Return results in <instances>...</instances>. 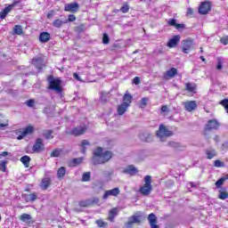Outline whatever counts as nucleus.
I'll return each instance as SVG.
<instances>
[{
    "instance_id": "nucleus-1",
    "label": "nucleus",
    "mask_w": 228,
    "mask_h": 228,
    "mask_svg": "<svg viewBox=\"0 0 228 228\" xmlns=\"http://www.w3.org/2000/svg\"><path fill=\"white\" fill-rule=\"evenodd\" d=\"M102 147H98L94 151L93 154V165H104V163H108L111 158H113V153L110 151H102Z\"/></svg>"
},
{
    "instance_id": "nucleus-2",
    "label": "nucleus",
    "mask_w": 228,
    "mask_h": 228,
    "mask_svg": "<svg viewBox=\"0 0 228 228\" xmlns=\"http://www.w3.org/2000/svg\"><path fill=\"white\" fill-rule=\"evenodd\" d=\"M48 89L55 94H61L63 88L61 87V79L60 77H54V76H50L47 77Z\"/></svg>"
},
{
    "instance_id": "nucleus-3",
    "label": "nucleus",
    "mask_w": 228,
    "mask_h": 228,
    "mask_svg": "<svg viewBox=\"0 0 228 228\" xmlns=\"http://www.w3.org/2000/svg\"><path fill=\"white\" fill-rule=\"evenodd\" d=\"M139 191L141 195H144L147 197V195H151L152 191V176L151 175H145L144 176V184L141 186L139 189Z\"/></svg>"
},
{
    "instance_id": "nucleus-4",
    "label": "nucleus",
    "mask_w": 228,
    "mask_h": 228,
    "mask_svg": "<svg viewBox=\"0 0 228 228\" xmlns=\"http://www.w3.org/2000/svg\"><path fill=\"white\" fill-rule=\"evenodd\" d=\"M156 134L158 138H159L160 142H166L167 138L174 136V131L168 129L165 125H160Z\"/></svg>"
},
{
    "instance_id": "nucleus-5",
    "label": "nucleus",
    "mask_w": 228,
    "mask_h": 228,
    "mask_svg": "<svg viewBox=\"0 0 228 228\" xmlns=\"http://www.w3.org/2000/svg\"><path fill=\"white\" fill-rule=\"evenodd\" d=\"M45 149V145L44 144V141L42 140V138L37 139L35 144L32 147L33 152L40 153Z\"/></svg>"
},
{
    "instance_id": "nucleus-6",
    "label": "nucleus",
    "mask_w": 228,
    "mask_h": 228,
    "mask_svg": "<svg viewBox=\"0 0 228 228\" xmlns=\"http://www.w3.org/2000/svg\"><path fill=\"white\" fill-rule=\"evenodd\" d=\"M98 202L99 198H93L79 201L78 206H80V208H88L89 206H94V204H98Z\"/></svg>"
},
{
    "instance_id": "nucleus-7",
    "label": "nucleus",
    "mask_w": 228,
    "mask_h": 228,
    "mask_svg": "<svg viewBox=\"0 0 228 228\" xmlns=\"http://www.w3.org/2000/svg\"><path fill=\"white\" fill-rule=\"evenodd\" d=\"M218 127H220V123H218L216 119H211L207 123L205 126V132L214 131L218 129Z\"/></svg>"
},
{
    "instance_id": "nucleus-8",
    "label": "nucleus",
    "mask_w": 228,
    "mask_h": 228,
    "mask_svg": "<svg viewBox=\"0 0 228 228\" xmlns=\"http://www.w3.org/2000/svg\"><path fill=\"white\" fill-rule=\"evenodd\" d=\"M78 10H79V4H77V2L67 4L64 6V12H69L70 13H77Z\"/></svg>"
},
{
    "instance_id": "nucleus-9",
    "label": "nucleus",
    "mask_w": 228,
    "mask_h": 228,
    "mask_svg": "<svg viewBox=\"0 0 228 228\" xmlns=\"http://www.w3.org/2000/svg\"><path fill=\"white\" fill-rule=\"evenodd\" d=\"M209 12H211V4L209 2H202L199 8V13L206 15Z\"/></svg>"
},
{
    "instance_id": "nucleus-10",
    "label": "nucleus",
    "mask_w": 228,
    "mask_h": 228,
    "mask_svg": "<svg viewBox=\"0 0 228 228\" xmlns=\"http://www.w3.org/2000/svg\"><path fill=\"white\" fill-rule=\"evenodd\" d=\"M118 195H120V189L118 187H116L114 189L105 191L102 199L106 200L108 197H118Z\"/></svg>"
},
{
    "instance_id": "nucleus-11",
    "label": "nucleus",
    "mask_w": 228,
    "mask_h": 228,
    "mask_svg": "<svg viewBox=\"0 0 228 228\" xmlns=\"http://www.w3.org/2000/svg\"><path fill=\"white\" fill-rule=\"evenodd\" d=\"M183 53L185 54H188L191 49H193V40L191 39H187L183 41Z\"/></svg>"
},
{
    "instance_id": "nucleus-12",
    "label": "nucleus",
    "mask_w": 228,
    "mask_h": 228,
    "mask_svg": "<svg viewBox=\"0 0 228 228\" xmlns=\"http://www.w3.org/2000/svg\"><path fill=\"white\" fill-rule=\"evenodd\" d=\"M148 222L151 228H159V225H158V217L154 215V213L148 216Z\"/></svg>"
},
{
    "instance_id": "nucleus-13",
    "label": "nucleus",
    "mask_w": 228,
    "mask_h": 228,
    "mask_svg": "<svg viewBox=\"0 0 228 228\" xmlns=\"http://www.w3.org/2000/svg\"><path fill=\"white\" fill-rule=\"evenodd\" d=\"M142 217L140 216H132L128 222L126 223L127 228H133V224H141L142 223Z\"/></svg>"
},
{
    "instance_id": "nucleus-14",
    "label": "nucleus",
    "mask_w": 228,
    "mask_h": 228,
    "mask_svg": "<svg viewBox=\"0 0 228 228\" xmlns=\"http://www.w3.org/2000/svg\"><path fill=\"white\" fill-rule=\"evenodd\" d=\"M179 42H181V36H174L173 38L169 39V41L167 42V47H169L170 49L176 47Z\"/></svg>"
},
{
    "instance_id": "nucleus-15",
    "label": "nucleus",
    "mask_w": 228,
    "mask_h": 228,
    "mask_svg": "<svg viewBox=\"0 0 228 228\" xmlns=\"http://www.w3.org/2000/svg\"><path fill=\"white\" fill-rule=\"evenodd\" d=\"M183 106H184L186 111H193V110H195L196 108H198L199 105H197L196 101H189V102H185L183 103Z\"/></svg>"
},
{
    "instance_id": "nucleus-16",
    "label": "nucleus",
    "mask_w": 228,
    "mask_h": 228,
    "mask_svg": "<svg viewBox=\"0 0 228 228\" xmlns=\"http://www.w3.org/2000/svg\"><path fill=\"white\" fill-rule=\"evenodd\" d=\"M167 147H170L171 149H174L175 151H183L184 149V146L181 144V142H177L175 141H169L167 142Z\"/></svg>"
},
{
    "instance_id": "nucleus-17",
    "label": "nucleus",
    "mask_w": 228,
    "mask_h": 228,
    "mask_svg": "<svg viewBox=\"0 0 228 228\" xmlns=\"http://www.w3.org/2000/svg\"><path fill=\"white\" fill-rule=\"evenodd\" d=\"M123 174H127L128 175H135V174H138V169L134 166L129 165L123 170Z\"/></svg>"
},
{
    "instance_id": "nucleus-18",
    "label": "nucleus",
    "mask_w": 228,
    "mask_h": 228,
    "mask_svg": "<svg viewBox=\"0 0 228 228\" xmlns=\"http://www.w3.org/2000/svg\"><path fill=\"white\" fill-rule=\"evenodd\" d=\"M32 65L36 66L38 70H42V67H44V61L40 57L34 58L32 60Z\"/></svg>"
},
{
    "instance_id": "nucleus-19",
    "label": "nucleus",
    "mask_w": 228,
    "mask_h": 228,
    "mask_svg": "<svg viewBox=\"0 0 228 228\" xmlns=\"http://www.w3.org/2000/svg\"><path fill=\"white\" fill-rule=\"evenodd\" d=\"M85 131H86V127L85 126L75 127L71 131V134H74V136H79L80 134H85Z\"/></svg>"
},
{
    "instance_id": "nucleus-20",
    "label": "nucleus",
    "mask_w": 228,
    "mask_h": 228,
    "mask_svg": "<svg viewBox=\"0 0 228 228\" xmlns=\"http://www.w3.org/2000/svg\"><path fill=\"white\" fill-rule=\"evenodd\" d=\"M175 76H177V69L175 68H171L164 74L165 79H168V77H175Z\"/></svg>"
},
{
    "instance_id": "nucleus-21",
    "label": "nucleus",
    "mask_w": 228,
    "mask_h": 228,
    "mask_svg": "<svg viewBox=\"0 0 228 228\" xmlns=\"http://www.w3.org/2000/svg\"><path fill=\"white\" fill-rule=\"evenodd\" d=\"M22 199H24L26 202H35V200H37V193L23 194Z\"/></svg>"
},
{
    "instance_id": "nucleus-22",
    "label": "nucleus",
    "mask_w": 228,
    "mask_h": 228,
    "mask_svg": "<svg viewBox=\"0 0 228 228\" xmlns=\"http://www.w3.org/2000/svg\"><path fill=\"white\" fill-rule=\"evenodd\" d=\"M131 102H133V95L126 92L123 96V104H126L127 106H131Z\"/></svg>"
},
{
    "instance_id": "nucleus-23",
    "label": "nucleus",
    "mask_w": 228,
    "mask_h": 228,
    "mask_svg": "<svg viewBox=\"0 0 228 228\" xmlns=\"http://www.w3.org/2000/svg\"><path fill=\"white\" fill-rule=\"evenodd\" d=\"M39 40L42 44L47 43L48 40H51V34L49 32H42L39 35Z\"/></svg>"
},
{
    "instance_id": "nucleus-24",
    "label": "nucleus",
    "mask_w": 228,
    "mask_h": 228,
    "mask_svg": "<svg viewBox=\"0 0 228 228\" xmlns=\"http://www.w3.org/2000/svg\"><path fill=\"white\" fill-rule=\"evenodd\" d=\"M168 26H173L175 28H176V29H183V28H184V24H179L177 23V20L175 19H170L167 21Z\"/></svg>"
},
{
    "instance_id": "nucleus-25",
    "label": "nucleus",
    "mask_w": 228,
    "mask_h": 228,
    "mask_svg": "<svg viewBox=\"0 0 228 228\" xmlns=\"http://www.w3.org/2000/svg\"><path fill=\"white\" fill-rule=\"evenodd\" d=\"M118 215V210L117 208H112L109 212L108 220H110V222H115V218L117 217Z\"/></svg>"
},
{
    "instance_id": "nucleus-26",
    "label": "nucleus",
    "mask_w": 228,
    "mask_h": 228,
    "mask_svg": "<svg viewBox=\"0 0 228 228\" xmlns=\"http://www.w3.org/2000/svg\"><path fill=\"white\" fill-rule=\"evenodd\" d=\"M20 161H21L26 168H29V162L31 161V158H29V156L25 155L21 157Z\"/></svg>"
},
{
    "instance_id": "nucleus-27",
    "label": "nucleus",
    "mask_w": 228,
    "mask_h": 228,
    "mask_svg": "<svg viewBox=\"0 0 228 228\" xmlns=\"http://www.w3.org/2000/svg\"><path fill=\"white\" fill-rule=\"evenodd\" d=\"M127 108H129V105H126V103H121L118 107V114L124 115V113H126V111H127Z\"/></svg>"
},
{
    "instance_id": "nucleus-28",
    "label": "nucleus",
    "mask_w": 228,
    "mask_h": 228,
    "mask_svg": "<svg viewBox=\"0 0 228 228\" xmlns=\"http://www.w3.org/2000/svg\"><path fill=\"white\" fill-rule=\"evenodd\" d=\"M66 174H67V168H65V167H61L57 170V177H58V179H63V177H65Z\"/></svg>"
},
{
    "instance_id": "nucleus-29",
    "label": "nucleus",
    "mask_w": 228,
    "mask_h": 228,
    "mask_svg": "<svg viewBox=\"0 0 228 228\" xmlns=\"http://www.w3.org/2000/svg\"><path fill=\"white\" fill-rule=\"evenodd\" d=\"M19 3H20V1L13 2L12 4L8 5L7 7H5L3 10L4 12L8 15V13H10L11 11L13 10V8H15V6H17V4H19Z\"/></svg>"
},
{
    "instance_id": "nucleus-30",
    "label": "nucleus",
    "mask_w": 228,
    "mask_h": 228,
    "mask_svg": "<svg viewBox=\"0 0 228 228\" xmlns=\"http://www.w3.org/2000/svg\"><path fill=\"white\" fill-rule=\"evenodd\" d=\"M51 186V179L49 178H43L41 182V188L43 190H47Z\"/></svg>"
},
{
    "instance_id": "nucleus-31",
    "label": "nucleus",
    "mask_w": 228,
    "mask_h": 228,
    "mask_svg": "<svg viewBox=\"0 0 228 228\" xmlns=\"http://www.w3.org/2000/svg\"><path fill=\"white\" fill-rule=\"evenodd\" d=\"M139 138L142 142H151V134L149 133H141Z\"/></svg>"
},
{
    "instance_id": "nucleus-32",
    "label": "nucleus",
    "mask_w": 228,
    "mask_h": 228,
    "mask_svg": "<svg viewBox=\"0 0 228 228\" xmlns=\"http://www.w3.org/2000/svg\"><path fill=\"white\" fill-rule=\"evenodd\" d=\"M185 90L187 92H195V90H197V85L193 84V83H186L185 84Z\"/></svg>"
},
{
    "instance_id": "nucleus-33",
    "label": "nucleus",
    "mask_w": 228,
    "mask_h": 228,
    "mask_svg": "<svg viewBox=\"0 0 228 228\" xmlns=\"http://www.w3.org/2000/svg\"><path fill=\"white\" fill-rule=\"evenodd\" d=\"M63 24H67V20H61L60 19L54 20L53 22V28H61V26H63Z\"/></svg>"
},
{
    "instance_id": "nucleus-34",
    "label": "nucleus",
    "mask_w": 228,
    "mask_h": 228,
    "mask_svg": "<svg viewBox=\"0 0 228 228\" xmlns=\"http://www.w3.org/2000/svg\"><path fill=\"white\" fill-rule=\"evenodd\" d=\"M33 131H35V128L32 126H28L23 129L22 133L25 136H28V134H32Z\"/></svg>"
},
{
    "instance_id": "nucleus-35",
    "label": "nucleus",
    "mask_w": 228,
    "mask_h": 228,
    "mask_svg": "<svg viewBox=\"0 0 228 228\" xmlns=\"http://www.w3.org/2000/svg\"><path fill=\"white\" fill-rule=\"evenodd\" d=\"M206 155L208 159H213L216 156V151L215 150H207Z\"/></svg>"
},
{
    "instance_id": "nucleus-36",
    "label": "nucleus",
    "mask_w": 228,
    "mask_h": 228,
    "mask_svg": "<svg viewBox=\"0 0 228 228\" xmlns=\"http://www.w3.org/2000/svg\"><path fill=\"white\" fill-rule=\"evenodd\" d=\"M61 152H63V151L61 149H54L52 152H51V158H60V154H61Z\"/></svg>"
},
{
    "instance_id": "nucleus-37",
    "label": "nucleus",
    "mask_w": 228,
    "mask_h": 228,
    "mask_svg": "<svg viewBox=\"0 0 228 228\" xmlns=\"http://www.w3.org/2000/svg\"><path fill=\"white\" fill-rule=\"evenodd\" d=\"M92 177V174L90 172H86L82 175L83 183H88Z\"/></svg>"
},
{
    "instance_id": "nucleus-38",
    "label": "nucleus",
    "mask_w": 228,
    "mask_h": 228,
    "mask_svg": "<svg viewBox=\"0 0 228 228\" xmlns=\"http://www.w3.org/2000/svg\"><path fill=\"white\" fill-rule=\"evenodd\" d=\"M53 130H47L43 134V135L46 140H53V138H54V136H53Z\"/></svg>"
},
{
    "instance_id": "nucleus-39",
    "label": "nucleus",
    "mask_w": 228,
    "mask_h": 228,
    "mask_svg": "<svg viewBox=\"0 0 228 228\" xmlns=\"http://www.w3.org/2000/svg\"><path fill=\"white\" fill-rule=\"evenodd\" d=\"M3 115H0V129H4L8 126V120H3Z\"/></svg>"
},
{
    "instance_id": "nucleus-40",
    "label": "nucleus",
    "mask_w": 228,
    "mask_h": 228,
    "mask_svg": "<svg viewBox=\"0 0 228 228\" xmlns=\"http://www.w3.org/2000/svg\"><path fill=\"white\" fill-rule=\"evenodd\" d=\"M218 199L221 200H225V199H228V193L224 191H219Z\"/></svg>"
},
{
    "instance_id": "nucleus-41",
    "label": "nucleus",
    "mask_w": 228,
    "mask_h": 228,
    "mask_svg": "<svg viewBox=\"0 0 228 228\" xmlns=\"http://www.w3.org/2000/svg\"><path fill=\"white\" fill-rule=\"evenodd\" d=\"M15 35H22V26L20 25H15L14 29H13Z\"/></svg>"
},
{
    "instance_id": "nucleus-42",
    "label": "nucleus",
    "mask_w": 228,
    "mask_h": 228,
    "mask_svg": "<svg viewBox=\"0 0 228 228\" xmlns=\"http://www.w3.org/2000/svg\"><path fill=\"white\" fill-rule=\"evenodd\" d=\"M20 220H21V222H28L31 220V216L29 214H23L20 216Z\"/></svg>"
},
{
    "instance_id": "nucleus-43",
    "label": "nucleus",
    "mask_w": 228,
    "mask_h": 228,
    "mask_svg": "<svg viewBox=\"0 0 228 228\" xmlns=\"http://www.w3.org/2000/svg\"><path fill=\"white\" fill-rule=\"evenodd\" d=\"M71 163L74 165V167H77V165H81V163H83V158L73 159Z\"/></svg>"
},
{
    "instance_id": "nucleus-44",
    "label": "nucleus",
    "mask_w": 228,
    "mask_h": 228,
    "mask_svg": "<svg viewBox=\"0 0 228 228\" xmlns=\"http://www.w3.org/2000/svg\"><path fill=\"white\" fill-rule=\"evenodd\" d=\"M225 183V180L224 178H220L218 181L216 182V188H221L222 185Z\"/></svg>"
},
{
    "instance_id": "nucleus-45",
    "label": "nucleus",
    "mask_w": 228,
    "mask_h": 228,
    "mask_svg": "<svg viewBox=\"0 0 228 228\" xmlns=\"http://www.w3.org/2000/svg\"><path fill=\"white\" fill-rule=\"evenodd\" d=\"M120 12H122V13H127V12H129V4H124L120 8Z\"/></svg>"
},
{
    "instance_id": "nucleus-46",
    "label": "nucleus",
    "mask_w": 228,
    "mask_h": 228,
    "mask_svg": "<svg viewBox=\"0 0 228 228\" xmlns=\"http://www.w3.org/2000/svg\"><path fill=\"white\" fill-rule=\"evenodd\" d=\"M147 102H149V98L143 97L141 100V108H145V106H147Z\"/></svg>"
},
{
    "instance_id": "nucleus-47",
    "label": "nucleus",
    "mask_w": 228,
    "mask_h": 228,
    "mask_svg": "<svg viewBox=\"0 0 228 228\" xmlns=\"http://www.w3.org/2000/svg\"><path fill=\"white\" fill-rule=\"evenodd\" d=\"M0 170L2 172H6V161L4 160L0 163Z\"/></svg>"
},
{
    "instance_id": "nucleus-48",
    "label": "nucleus",
    "mask_w": 228,
    "mask_h": 228,
    "mask_svg": "<svg viewBox=\"0 0 228 228\" xmlns=\"http://www.w3.org/2000/svg\"><path fill=\"white\" fill-rule=\"evenodd\" d=\"M220 42L224 45H228V36L221 37Z\"/></svg>"
},
{
    "instance_id": "nucleus-49",
    "label": "nucleus",
    "mask_w": 228,
    "mask_h": 228,
    "mask_svg": "<svg viewBox=\"0 0 228 228\" xmlns=\"http://www.w3.org/2000/svg\"><path fill=\"white\" fill-rule=\"evenodd\" d=\"M102 42L103 44H110V37L108 34H103Z\"/></svg>"
},
{
    "instance_id": "nucleus-50",
    "label": "nucleus",
    "mask_w": 228,
    "mask_h": 228,
    "mask_svg": "<svg viewBox=\"0 0 228 228\" xmlns=\"http://www.w3.org/2000/svg\"><path fill=\"white\" fill-rule=\"evenodd\" d=\"M26 104L27 106H28V108H33V106H35V100L30 99L26 102Z\"/></svg>"
},
{
    "instance_id": "nucleus-51",
    "label": "nucleus",
    "mask_w": 228,
    "mask_h": 228,
    "mask_svg": "<svg viewBox=\"0 0 228 228\" xmlns=\"http://www.w3.org/2000/svg\"><path fill=\"white\" fill-rule=\"evenodd\" d=\"M96 224L98 225V227H104V225H106V223L102 219H98L96 220Z\"/></svg>"
},
{
    "instance_id": "nucleus-52",
    "label": "nucleus",
    "mask_w": 228,
    "mask_h": 228,
    "mask_svg": "<svg viewBox=\"0 0 228 228\" xmlns=\"http://www.w3.org/2000/svg\"><path fill=\"white\" fill-rule=\"evenodd\" d=\"M214 166L216 167L217 168H220V167H224V163H222V161H220V160H215Z\"/></svg>"
},
{
    "instance_id": "nucleus-53",
    "label": "nucleus",
    "mask_w": 228,
    "mask_h": 228,
    "mask_svg": "<svg viewBox=\"0 0 228 228\" xmlns=\"http://www.w3.org/2000/svg\"><path fill=\"white\" fill-rule=\"evenodd\" d=\"M67 22H74V20H76V15L74 14H69L68 17V20H66Z\"/></svg>"
},
{
    "instance_id": "nucleus-54",
    "label": "nucleus",
    "mask_w": 228,
    "mask_h": 228,
    "mask_svg": "<svg viewBox=\"0 0 228 228\" xmlns=\"http://www.w3.org/2000/svg\"><path fill=\"white\" fill-rule=\"evenodd\" d=\"M6 15L4 11L0 12V20H4V19H6Z\"/></svg>"
},
{
    "instance_id": "nucleus-55",
    "label": "nucleus",
    "mask_w": 228,
    "mask_h": 228,
    "mask_svg": "<svg viewBox=\"0 0 228 228\" xmlns=\"http://www.w3.org/2000/svg\"><path fill=\"white\" fill-rule=\"evenodd\" d=\"M43 113H45V115H49V113H51V108L50 107H45L43 110Z\"/></svg>"
},
{
    "instance_id": "nucleus-56",
    "label": "nucleus",
    "mask_w": 228,
    "mask_h": 228,
    "mask_svg": "<svg viewBox=\"0 0 228 228\" xmlns=\"http://www.w3.org/2000/svg\"><path fill=\"white\" fill-rule=\"evenodd\" d=\"M133 83L134 85H140V77H135L134 79H133Z\"/></svg>"
},
{
    "instance_id": "nucleus-57",
    "label": "nucleus",
    "mask_w": 228,
    "mask_h": 228,
    "mask_svg": "<svg viewBox=\"0 0 228 228\" xmlns=\"http://www.w3.org/2000/svg\"><path fill=\"white\" fill-rule=\"evenodd\" d=\"M0 156H3V158H6V156H12V153L8 151H3Z\"/></svg>"
},
{
    "instance_id": "nucleus-58",
    "label": "nucleus",
    "mask_w": 228,
    "mask_h": 228,
    "mask_svg": "<svg viewBox=\"0 0 228 228\" xmlns=\"http://www.w3.org/2000/svg\"><path fill=\"white\" fill-rule=\"evenodd\" d=\"M161 111L162 113H167V111H168V107L167 105H163L161 107Z\"/></svg>"
},
{
    "instance_id": "nucleus-59",
    "label": "nucleus",
    "mask_w": 228,
    "mask_h": 228,
    "mask_svg": "<svg viewBox=\"0 0 228 228\" xmlns=\"http://www.w3.org/2000/svg\"><path fill=\"white\" fill-rule=\"evenodd\" d=\"M86 145H90V142L88 140L82 141V147H86Z\"/></svg>"
},
{
    "instance_id": "nucleus-60",
    "label": "nucleus",
    "mask_w": 228,
    "mask_h": 228,
    "mask_svg": "<svg viewBox=\"0 0 228 228\" xmlns=\"http://www.w3.org/2000/svg\"><path fill=\"white\" fill-rule=\"evenodd\" d=\"M73 77L75 79H77V81H81V77H79V75H77V73H74L73 74Z\"/></svg>"
},
{
    "instance_id": "nucleus-61",
    "label": "nucleus",
    "mask_w": 228,
    "mask_h": 228,
    "mask_svg": "<svg viewBox=\"0 0 228 228\" xmlns=\"http://www.w3.org/2000/svg\"><path fill=\"white\" fill-rule=\"evenodd\" d=\"M187 15H193V9L191 7L187 9Z\"/></svg>"
},
{
    "instance_id": "nucleus-62",
    "label": "nucleus",
    "mask_w": 228,
    "mask_h": 228,
    "mask_svg": "<svg viewBox=\"0 0 228 228\" xmlns=\"http://www.w3.org/2000/svg\"><path fill=\"white\" fill-rule=\"evenodd\" d=\"M216 69H217V70H222V69H223L222 61H219L217 62Z\"/></svg>"
},
{
    "instance_id": "nucleus-63",
    "label": "nucleus",
    "mask_w": 228,
    "mask_h": 228,
    "mask_svg": "<svg viewBox=\"0 0 228 228\" xmlns=\"http://www.w3.org/2000/svg\"><path fill=\"white\" fill-rule=\"evenodd\" d=\"M100 101H101L102 102H106V96H104L103 94H102V95H101V97H100Z\"/></svg>"
},
{
    "instance_id": "nucleus-64",
    "label": "nucleus",
    "mask_w": 228,
    "mask_h": 228,
    "mask_svg": "<svg viewBox=\"0 0 228 228\" xmlns=\"http://www.w3.org/2000/svg\"><path fill=\"white\" fill-rule=\"evenodd\" d=\"M25 136L26 135L23 134V132H21V134L17 137V140H22L25 138Z\"/></svg>"
}]
</instances>
